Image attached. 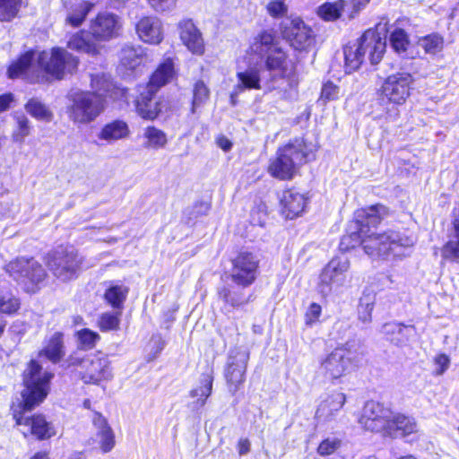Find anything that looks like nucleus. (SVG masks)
<instances>
[{
	"label": "nucleus",
	"mask_w": 459,
	"mask_h": 459,
	"mask_svg": "<svg viewBox=\"0 0 459 459\" xmlns=\"http://www.w3.org/2000/svg\"><path fill=\"white\" fill-rule=\"evenodd\" d=\"M279 212L286 220L300 217L309 204L307 193L300 192L296 186L282 189L278 199Z\"/></svg>",
	"instance_id": "nucleus-18"
},
{
	"label": "nucleus",
	"mask_w": 459,
	"mask_h": 459,
	"mask_svg": "<svg viewBox=\"0 0 459 459\" xmlns=\"http://www.w3.org/2000/svg\"><path fill=\"white\" fill-rule=\"evenodd\" d=\"M37 62L39 67L47 75L59 81L66 74H74L77 72L80 59L62 47H53L49 53L41 51Z\"/></svg>",
	"instance_id": "nucleus-12"
},
{
	"label": "nucleus",
	"mask_w": 459,
	"mask_h": 459,
	"mask_svg": "<svg viewBox=\"0 0 459 459\" xmlns=\"http://www.w3.org/2000/svg\"><path fill=\"white\" fill-rule=\"evenodd\" d=\"M392 214L389 207L382 203H376L355 210L352 222L355 226L368 236L379 235L380 232H374L382 221Z\"/></svg>",
	"instance_id": "nucleus-16"
},
{
	"label": "nucleus",
	"mask_w": 459,
	"mask_h": 459,
	"mask_svg": "<svg viewBox=\"0 0 459 459\" xmlns=\"http://www.w3.org/2000/svg\"><path fill=\"white\" fill-rule=\"evenodd\" d=\"M135 32L146 44L159 45L163 41L164 34L160 21L153 15H143L136 22Z\"/></svg>",
	"instance_id": "nucleus-25"
},
{
	"label": "nucleus",
	"mask_w": 459,
	"mask_h": 459,
	"mask_svg": "<svg viewBox=\"0 0 459 459\" xmlns=\"http://www.w3.org/2000/svg\"><path fill=\"white\" fill-rule=\"evenodd\" d=\"M43 262L53 278L61 283L76 281L84 270V257L73 247L60 245L47 252Z\"/></svg>",
	"instance_id": "nucleus-10"
},
{
	"label": "nucleus",
	"mask_w": 459,
	"mask_h": 459,
	"mask_svg": "<svg viewBox=\"0 0 459 459\" xmlns=\"http://www.w3.org/2000/svg\"><path fill=\"white\" fill-rule=\"evenodd\" d=\"M24 108L29 115L38 121L49 123L54 118V114L51 109L38 99H30L24 104Z\"/></svg>",
	"instance_id": "nucleus-40"
},
{
	"label": "nucleus",
	"mask_w": 459,
	"mask_h": 459,
	"mask_svg": "<svg viewBox=\"0 0 459 459\" xmlns=\"http://www.w3.org/2000/svg\"><path fill=\"white\" fill-rule=\"evenodd\" d=\"M54 373L43 370L39 360L30 359L22 373L21 398L10 403L14 425L24 438L39 442L48 441L57 435L53 420L41 411L32 412L48 397Z\"/></svg>",
	"instance_id": "nucleus-2"
},
{
	"label": "nucleus",
	"mask_w": 459,
	"mask_h": 459,
	"mask_svg": "<svg viewBox=\"0 0 459 459\" xmlns=\"http://www.w3.org/2000/svg\"><path fill=\"white\" fill-rule=\"evenodd\" d=\"M215 143L217 146L225 152L230 151L233 146L232 142L224 134L218 135L215 139Z\"/></svg>",
	"instance_id": "nucleus-58"
},
{
	"label": "nucleus",
	"mask_w": 459,
	"mask_h": 459,
	"mask_svg": "<svg viewBox=\"0 0 459 459\" xmlns=\"http://www.w3.org/2000/svg\"><path fill=\"white\" fill-rule=\"evenodd\" d=\"M247 53L260 59L261 65L238 72V87L242 90H261V73L266 72L268 78L265 84L269 91L277 90L282 100L290 99V92L298 91L299 59L294 58L290 50L281 44L273 29L259 30L253 37Z\"/></svg>",
	"instance_id": "nucleus-1"
},
{
	"label": "nucleus",
	"mask_w": 459,
	"mask_h": 459,
	"mask_svg": "<svg viewBox=\"0 0 459 459\" xmlns=\"http://www.w3.org/2000/svg\"><path fill=\"white\" fill-rule=\"evenodd\" d=\"M433 362L436 366L434 374L436 376H441L448 369L451 361L448 355L440 352L434 357Z\"/></svg>",
	"instance_id": "nucleus-56"
},
{
	"label": "nucleus",
	"mask_w": 459,
	"mask_h": 459,
	"mask_svg": "<svg viewBox=\"0 0 459 459\" xmlns=\"http://www.w3.org/2000/svg\"><path fill=\"white\" fill-rule=\"evenodd\" d=\"M68 49L78 53H84L90 56H97L100 55L102 47L99 41L93 39L90 34V30H79L72 33L66 42Z\"/></svg>",
	"instance_id": "nucleus-26"
},
{
	"label": "nucleus",
	"mask_w": 459,
	"mask_h": 459,
	"mask_svg": "<svg viewBox=\"0 0 459 459\" xmlns=\"http://www.w3.org/2000/svg\"><path fill=\"white\" fill-rule=\"evenodd\" d=\"M91 422L97 429L96 437L100 451L103 454L110 452L116 446V436L107 418L101 412L92 411Z\"/></svg>",
	"instance_id": "nucleus-27"
},
{
	"label": "nucleus",
	"mask_w": 459,
	"mask_h": 459,
	"mask_svg": "<svg viewBox=\"0 0 459 459\" xmlns=\"http://www.w3.org/2000/svg\"><path fill=\"white\" fill-rule=\"evenodd\" d=\"M282 39L289 43L294 50L307 51L316 43V34L313 29L298 15L290 16L279 24Z\"/></svg>",
	"instance_id": "nucleus-13"
},
{
	"label": "nucleus",
	"mask_w": 459,
	"mask_h": 459,
	"mask_svg": "<svg viewBox=\"0 0 459 459\" xmlns=\"http://www.w3.org/2000/svg\"><path fill=\"white\" fill-rule=\"evenodd\" d=\"M314 160V153L303 138H295L280 146L266 166L267 173L280 181L292 180L299 169Z\"/></svg>",
	"instance_id": "nucleus-5"
},
{
	"label": "nucleus",
	"mask_w": 459,
	"mask_h": 459,
	"mask_svg": "<svg viewBox=\"0 0 459 459\" xmlns=\"http://www.w3.org/2000/svg\"><path fill=\"white\" fill-rule=\"evenodd\" d=\"M30 459H53L50 457L49 452L47 450H39L34 453Z\"/></svg>",
	"instance_id": "nucleus-60"
},
{
	"label": "nucleus",
	"mask_w": 459,
	"mask_h": 459,
	"mask_svg": "<svg viewBox=\"0 0 459 459\" xmlns=\"http://www.w3.org/2000/svg\"><path fill=\"white\" fill-rule=\"evenodd\" d=\"M265 10L273 19H281L287 15L289 7L286 0H270L265 5Z\"/></svg>",
	"instance_id": "nucleus-52"
},
{
	"label": "nucleus",
	"mask_w": 459,
	"mask_h": 459,
	"mask_svg": "<svg viewBox=\"0 0 459 459\" xmlns=\"http://www.w3.org/2000/svg\"><path fill=\"white\" fill-rule=\"evenodd\" d=\"M365 353L348 342L336 346L319 361L322 376L331 384L343 379L360 367Z\"/></svg>",
	"instance_id": "nucleus-8"
},
{
	"label": "nucleus",
	"mask_w": 459,
	"mask_h": 459,
	"mask_svg": "<svg viewBox=\"0 0 459 459\" xmlns=\"http://www.w3.org/2000/svg\"><path fill=\"white\" fill-rule=\"evenodd\" d=\"M92 91H79L71 98L67 107L69 119L75 125H87L95 121L106 108L108 102L126 99L128 89L120 87L103 75L91 79Z\"/></svg>",
	"instance_id": "nucleus-3"
},
{
	"label": "nucleus",
	"mask_w": 459,
	"mask_h": 459,
	"mask_svg": "<svg viewBox=\"0 0 459 459\" xmlns=\"http://www.w3.org/2000/svg\"><path fill=\"white\" fill-rule=\"evenodd\" d=\"M65 356V333L62 331H56L46 337L42 349L38 351V357H43L53 364L59 363Z\"/></svg>",
	"instance_id": "nucleus-28"
},
{
	"label": "nucleus",
	"mask_w": 459,
	"mask_h": 459,
	"mask_svg": "<svg viewBox=\"0 0 459 459\" xmlns=\"http://www.w3.org/2000/svg\"><path fill=\"white\" fill-rule=\"evenodd\" d=\"M321 315L322 307L316 302H312L304 315L306 325L312 326L319 320Z\"/></svg>",
	"instance_id": "nucleus-54"
},
{
	"label": "nucleus",
	"mask_w": 459,
	"mask_h": 459,
	"mask_svg": "<svg viewBox=\"0 0 459 459\" xmlns=\"http://www.w3.org/2000/svg\"><path fill=\"white\" fill-rule=\"evenodd\" d=\"M251 443L247 437H241L238 440L237 449L239 455H245L250 452Z\"/></svg>",
	"instance_id": "nucleus-59"
},
{
	"label": "nucleus",
	"mask_w": 459,
	"mask_h": 459,
	"mask_svg": "<svg viewBox=\"0 0 459 459\" xmlns=\"http://www.w3.org/2000/svg\"><path fill=\"white\" fill-rule=\"evenodd\" d=\"M342 446V440L337 437L323 438L317 447L316 453L321 456H329L337 453Z\"/></svg>",
	"instance_id": "nucleus-49"
},
{
	"label": "nucleus",
	"mask_w": 459,
	"mask_h": 459,
	"mask_svg": "<svg viewBox=\"0 0 459 459\" xmlns=\"http://www.w3.org/2000/svg\"><path fill=\"white\" fill-rule=\"evenodd\" d=\"M389 41L396 53H404L410 45V38L404 29L395 28L390 34Z\"/></svg>",
	"instance_id": "nucleus-47"
},
{
	"label": "nucleus",
	"mask_w": 459,
	"mask_h": 459,
	"mask_svg": "<svg viewBox=\"0 0 459 459\" xmlns=\"http://www.w3.org/2000/svg\"><path fill=\"white\" fill-rule=\"evenodd\" d=\"M7 322L2 316H0V340L4 334L6 329Z\"/></svg>",
	"instance_id": "nucleus-61"
},
{
	"label": "nucleus",
	"mask_w": 459,
	"mask_h": 459,
	"mask_svg": "<svg viewBox=\"0 0 459 459\" xmlns=\"http://www.w3.org/2000/svg\"><path fill=\"white\" fill-rule=\"evenodd\" d=\"M15 123L16 126L12 133V139L14 143H22L31 133L30 122L25 115H20L15 117Z\"/></svg>",
	"instance_id": "nucleus-46"
},
{
	"label": "nucleus",
	"mask_w": 459,
	"mask_h": 459,
	"mask_svg": "<svg viewBox=\"0 0 459 459\" xmlns=\"http://www.w3.org/2000/svg\"><path fill=\"white\" fill-rule=\"evenodd\" d=\"M164 343H165V342H164V341H160V350H161V349L163 348Z\"/></svg>",
	"instance_id": "nucleus-64"
},
{
	"label": "nucleus",
	"mask_w": 459,
	"mask_h": 459,
	"mask_svg": "<svg viewBox=\"0 0 459 459\" xmlns=\"http://www.w3.org/2000/svg\"><path fill=\"white\" fill-rule=\"evenodd\" d=\"M156 13H169L177 6L178 0H145Z\"/></svg>",
	"instance_id": "nucleus-53"
},
{
	"label": "nucleus",
	"mask_w": 459,
	"mask_h": 459,
	"mask_svg": "<svg viewBox=\"0 0 459 459\" xmlns=\"http://www.w3.org/2000/svg\"><path fill=\"white\" fill-rule=\"evenodd\" d=\"M82 405L84 408H86L88 410H91V403L89 399H85L82 403Z\"/></svg>",
	"instance_id": "nucleus-62"
},
{
	"label": "nucleus",
	"mask_w": 459,
	"mask_h": 459,
	"mask_svg": "<svg viewBox=\"0 0 459 459\" xmlns=\"http://www.w3.org/2000/svg\"><path fill=\"white\" fill-rule=\"evenodd\" d=\"M247 363L240 360L229 361L225 367L224 377L228 390L232 395L242 387L246 381Z\"/></svg>",
	"instance_id": "nucleus-32"
},
{
	"label": "nucleus",
	"mask_w": 459,
	"mask_h": 459,
	"mask_svg": "<svg viewBox=\"0 0 459 459\" xmlns=\"http://www.w3.org/2000/svg\"><path fill=\"white\" fill-rule=\"evenodd\" d=\"M177 62L178 57L174 53L169 55L166 53L151 73L148 81L144 84L160 91L164 86L176 81L178 77Z\"/></svg>",
	"instance_id": "nucleus-20"
},
{
	"label": "nucleus",
	"mask_w": 459,
	"mask_h": 459,
	"mask_svg": "<svg viewBox=\"0 0 459 459\" xmlns=\"http://www.w3.org/2000/svg\"><path fill=\"white\" fill-rule=\"evenodd\" d=\"M130 135L128 123L120 118L113 119L101 127L98 134L100 140L108 143L126 139Z\"/></svg>",
	"instance_id": "nucleus-33"
},
{
	"label": "nucleus",
	"mask_w": 459,
	"mask_h": 459,
	"mask_svg": "<svg viewBox=\"0 0 459 459\" xmlns=\"http://www.w3.org/2000/svg\"><path fill=\"white\" fill-rule=\"evenodd\" d=\"M22 0H0V21L9 22L17 17Z\"/></svg>",
	"instance_id": "nucleus-45"
},
{
	"label": "nucleus",
	"mask_w": 459,
	"mask_h": 459,
	"mask_svg": "<svg viewBox=\"0 0 459 459\" xmlns=\"http://www.w3.org/2000/svg\"><path fill=\"white\" fill-rule=\"evenodd\" d=\"M145 58V54L139 48L125 46L119 52V66L124 74L131 75L144 66Z\"/></svg>",
	"instance_id": "nucleus-30"
},
{
	"label": "nucleus",
	"mask_w": 459,
	"mask_h": 459,
	"mask_svg": "<svg viewBox=\"0 0 459 459\" xmlns=\"http://www.w3.org/2000/svg\"><path fill=\"white\" fill-rule=\"evenodd\" d=\"M391 409L376 401H368L359 417V423L367 431L384 434Z\"/></svg>",
	"instance_id": "nucleus-19"
},
{
	"label": "nucleus",
	"mask_w": 459,
	"mask_h": 459,
	"mask_svg": "<svg viewBox=\"0 0 459 459\" xmlns=\"http://www.w3.org/2000/svg\"><path fill=\"white\" fill-rule=\"evenodd\" d=\"M201 384L202 385L192 389L189 393L191 397H197L195 401L197 407H203L212 394L213 384V373L212 369L210 372L202 375Z\"/></svg>",
	"instance_id": "nucleus-39"
},
{
	"label": "nucleus",
	"mask_w": 459,
	"mask_h": 459,
	"mask_svg": "<svg viewBox=\"0 0 459 459\" xmlns=\"http://www.w3.org/2000/svg\"><path fill=\"white\" fill-rule=\"evenodd\" d=\"M94 6V3L91 1H82L71 5L65 17V23L72 28L81 27Z\"/></svg>",
	"instance_id": "nucleus-36"
},
{
	"label": "nucleus",
	"mask_w": 459,
	"mask_h": 459,
	"mask_svg": "<svg viewBox=\"0 0 459 459\" xmlns=\"http://www.w3.org/2000/svg\"><path fill=\"white\" fill-rule=\"evenodd\" d=\"M374 306L375 300L370 295H365L359 299L358 305V319L361 323L368 324L372 321Z\"/></svg>",
	"instance_id": "nucleus-48"
},
{
	"label": "nucleus",
	"mask_w": 459,
	"mask_h": 459,
	"mask_svg": "<svg viewBox=\"0 0 459 459\" xmlns=\"http://www.w3.org/2000/svg\"><path fill=\"white\" fill-rule=\"evenodd\" d=\"M347 5V17L353 19L364 10L371 0H345Z\"/></svg>",
	"instance_id": "nucleus-55"
},
{
	"label": "nucleus",
	"mask_w": 459,
	"mask_h": 459,
	"mask_svg": "<svg viewBox=\"0 0 459 459\" xmlns=\"http://www.w3.org/2000/svg\"><path fill=\"white\" fill-rule=\"evenodd\" d=\"M178 36L186 49L196 56H203L206 51V44L201 30L192 19L185 18L178 23Z\"/></svg>",
	"instance_id": "nucleus-21"
},
{
	"label": "nucleus",
	"mask_w": 459,
	"mask_h": 459,
	"mask_svg": "<svg viewBox=\"0 0 459 459\" xmlns=\"http://www.w3.org/2000/svg\"><path fill=\"white\" fill-rule=\"evenodd\" d=\"M143 138L145 139L144 146L146 148L158 150L164 148L168 143L166 133L155 126H148L144 128Z\"/></svg>",
	"instance_id": "nucleus-41"
},
{
	"label": "nucleus",
	"mask_w": 459,
	"mask_h": 459,
	"mask_svg": "<svg viewBox=\"0 0 459 459\" xmlns=\"http://www.w3.org/2000/svg\"><path fill=\"white\" fill-rule=\"evenodd\" d=\"M415 79L409 72H395L384 78L377 91V100L383 105L380 117L385 121H396L400 117L399 107L410 99Z\"/></svg>",
	"instance_id": "nucleus-6"
},
{
	"label": "nucleus",
	"mask_w": 459,
	"mask_h": 459,
	"mask_svg": "<svg viewBox=\"0 0 459 459\" xmlns=\"http://www.w3.org/2000/svg\"><path fill=\"white\" fill-rule=\"evenodd\" d=\"M382 332L388 342L396 346H403L410 341L415 332V327L412 325L388 322L384 324Z\"/></svg>",
	"instance_id": "nucleus-31"
},
{
	"label": "nucleus",
	"mask_w": 459,
	"mask_h": 459,
	"mask_svg": "<svg viewBox=\"0 0 459 459\" xmlns=\"http://www.w3.org/2000/svg\"><path fill=\"white\" fill-rule=\"evenodd\" d=\"M444 38L437 32L425 35L420 39V45L426 54L436 55L444 48Z\"/></svg>",
	"instance_id": "nucleus-44"
},
{
	"label": "nucleus",
	"mask_w": 459,
	"mask_h": 459,
	"mask_svg": "<svg viewBox=\"0 0 459 459\" xmlns=\"http://www.w3.org/2000/svg\"><path fill=\"white\" fill-rule=\"evenodd\" d=\"M233 284H223L217 288L216 297L226 307L241 308L253 300L252 294H247L246 289L250 286L238 281H231Z\"/></svg>",
	"instance_id": "nucleus-22"
},
{
	"label": "nucleus",
	"mask_w": 459,
	"mask_h": 459,
	"mask_svg": "<svg viewBox=\"0 0 459 459\" xmlns=\"http://www.w3.org/2000/svg\"><path fill=\"white\" fill-rule=\"evenodd\" d=\"M21 299L13 295L6 297L0 295V313L13 316L21 309Z\"/></svg>",
	"instance_id": "nucleus-51"
},
{
	"label": "nucleus",
	"mask_w": 459,
	"mask_h": 459,
	"mask_svg": "<svg viewBox=\"0 0 459 459\" xmlns=\"http://www.w3.org/2000/svg\"><path fill=\"white\" fill-rule=\"evenodd\" d=\"M121 314L120 310L102 313L97 321V326L100 332L118 331L120 329Z\"/></svg>",
	"instance_id": "nucleus-42"
},
{
	"label": "nucleus",
	"mask_w": 459,
	"mask_h": 459,
	"mask_svg": "<svg viewBox=\"0 0 459 459\" xmlns=\"http://www.w3.org/2000/svg\"><path fill=\"white\" fill-rule=\"evenodd\" d=\"M339 86L328 80L323 83L317 101L325 105L329 101L337 100L339 99Z\"/></svg>",
	"instance_id": "nucleus-50"
},
{
	"label": "nucleus",
	"mask_w": 459,
	"mask_h": 459,
	"mask_svg": "<svg viewBox=\"0 0 459 459\" xmlns=\"http://www.w3.org/2000/svg\"><path fill=\"white\" fill-rule=\"evenodd\" d=\"M386 48L385 39L374 29H368L352 43L343 48L344 67L347 73L358 70L364 62L366 55L372 65H377L383 58Z\"/></svg>",
	"instance_id": "nucleus-9"
},
{
	"label": "nucleus",
	"mask_w": 459,
	"mask_h": 459,
	"mask_svg": "<svg viewBox=\"0 0 459 459\" xmlns=\"http://www.w3.org/2000/svg\"><path fill=\"white\" fill-rule=\"evenodd\" d=\"M159 91L146 84L138 86L133 100L135 114L145 121H155L163 113L170 110L169 102L163 97H157Z\"/></svg>",
	"instance_id": "nucleus-15"
},
{
	"label": "nucleus",
	"mask_w": 459,
	"mask_h": 459,
	"mask_svg": "<svg viewBox=\"0 0 459 459\" xmlns=\"http://www.w3.org/2000/svg\"><path fill=\"white\" fill-rule=\"evenodd\" d=\"M14 98L12 92L0 94V113L8 110Z\"/></svg>",
	"instance_id": "nucleus-57"
},
{
	"label": "nucleus",
	"mask_w": 459,
	"mask_h": 459,
	"mask_svg": "<svg viewBox=\"0 0 459 459\" xmlns=\"http://www.w3.org/2000/svg\"><path fill=\"white\" fill-rule=\"evenodd\" d=\"M129 293V287L118 282H110L109 286L105 290L103 299L114 310L124 308V304Z\"/></svg>",
	"instance_id": "nucleus-35"
},
{
	"label": "nucleus",
	"mask_w": 459,
	"mask_h": 459,
	"mask_svg": "<svg viewBox=\"0 0 459 459\" xmlns=\"http://www.w3.org/2000/svg\"><path fill=\"white\" fill-rule=\"evenodd\" d=\"M230 281H238L241 285L244 283L252 286L260 275L261 258L259 255L249 248L239 249L230 258Z\"/></svg>",
	"instance_id": "nucleus-14"
},
{
	"label": "nucleus",
	"mask_w": 459,
	"mask_h": 459,
	"mask_svg": "<svg viewBox=\"0 0 459 459\" xmlns=\"http://www.w3.org/2000/svg\"><path fill=\"white\" fill-rule=\"evenodd\" d=\"M211 97V91L203 79L195 81L192 86V99L190 103V113L195 114L197 109L208 102Z\"/></svg>",
	"instance_id": "nucleus-37"
},
{
	"label": "nucleus",
	"mask_w": 459,
	"mask_h": 459,
	"mask_svg": "<svg viewBox=\"0 0 459 459\" xmlns=\"http://www.w3.org/2000/svg\"><path fill=\"white\" fill-rule=\"evenodd\" d=\"M342 13H347L345 0L325 2L317 8V15L325 22H335L341 18Z\"/></svg>",
	"instance_id": "nucleus-38"
},
{
	"label": "nucleus",
	"mask_w": 459,
	"mask_h": 459,
	"mask_svg": "<svg viewBox=\"0 0 459 459\" xmlns=\"http://www.w3.org/2000/svg\"><path fill=\"white\" fill-rule=\"evenodd\" d=\"M35 50L29 49L21 53L16 59L13 60L6 69V75L9 79L15 80L25 76L30 70L34 59Z\"/></svg>",
	"instance_id": "nucleus-34"
},
{
	"label": "nucleus",
	"mask_w": 459,
	"mask_h": 459,
	"mask_svg": "<svg viewBox=\"0 0 459 459\" xmlns=\"http://www.w3.org/2000/svg\"><path fill=\"white\" fill-rule=\"evenodd\" d=\"M350 267L348 260L338 257L331 259L319 274L318 286L322 291H330L333 286H342Z\"/></svg>",
	"instance_id": "nucleus-23"
},
{
	"label": "nucleus",
	"mask_w": 459,
	"mask_h": 459,
	"mask_svg": "<svg viewBox=\"0 0 459 459\" xmlns=\"http://www.w3.org/2000/svg\"><path fill=\"white\" fill-rule=\"evenodd\" d=\"M419 431L416 420L405 413L390 411L383 434L384 437L404 438Z\"/></svg>",
	"instance_id": "nucleus-24"
},
{
	"label": "nucleus",
	"mask_w": 459,
	"mask_h": 459,
	"mask_svg": "<svg viewBox=\"0 0 459 459\" xmlns=\"http://www.w3.org/2000/svg\"><path fill=\"white\" fill-rule=\"evenodd\" d=\"M400 459H416L413 455H404L402 456Z\"/></svg>",
	"instance_id": "nucleus-63"
},
{
	"label": "nucleus",
	"mask_w": 459,
	"mask_h": 459,
	"mask_svg": "<svg viewBox=\"0 0 459 459\" xmlns=\"http://www.w3.org/2000/svg\"><path fill=\"white\" fill-rule=\"evenodd\" d=\"M412 244L409 238H403L398 232L391 230H384L376 236H368L360 232L355 226L354 231H346L341 238L339 249L349 252L358 247H362L365 253L370 256L385 258L393 253L394 247Z\"/></svg>",
	"instance_id": "nucleus-4"
},
{
	"label": "nucleus",
	"mask_w": 459,
	"mask_h": 459,
	"mask_svg": "<svg viewBox=\"0 0 459 459\" xmlns=\"http://www.w3.org/2000/svg\"><path fill=\"white\" fill-rule=\"evenodd\" d=\"M65 367L77 380L86 385L100 386L113 378V368L108 354L101 351L80 357L68 356Z\"/></svg>",
	"instance_id": "nucleus-7"
},
{
	"label": "nucleus",
	"mask_w": 459,
	"mask_h": 459,
	"mask_svg": "<svg viewBox=\"0 0 459 459\" xmlns=\"http://www.w3.org/2000/svg\"><path fill=\"white\" fill-rule=\"evenodd\" d=\"M346 403V394L333 391L329 394L317 406L316 418L325 421L332 420Z\"/></svg>",
	"instance_id": "nucleus-29"
},
{
	"label": "nucleus",
	"mask_w": 459,
	"mask_h": 459,
	"mask_svg": "<svg viewBox=\"0 0 459 459\" xmlns=\"http://www.w3.org/2000/svg\"><path fill=\"white\" fill-rule=\"evenodd\" d=\"M74 335L79 347L83 351L93 350L101 339L97 332L90 328H82Z\"/></svg>",
	"instance_id": "nucleus-43"
},
{
	"label": "nucleus",
	"mask_w": 459,
	"mask_h": 459,
	"mask_svg": "<svg viewBox=\"0 0 459 459\" xmlns=\"http://www.w3.org/2000/svg\"><path fill=\"white\" fill-rule=\"evenodd\" d=\"M122 31L120 17L109 12H99L90 22V34L99 42L117 39Z\"/></svg>",
	"instance_id": "nucleus-17"
},
{
	"label": "nucleus",
	"mask_w": 459,
	"mask_h": 459,
	"mask_svg": "<svg viewBox=\"0 0 459 459\" xmlns=\"http://www.w3.org/2000/svg\"><path fill=\"white\" fill-rule=\"evenodd\" d=\"M4 270L28 294L39 291L48 277L47 270L33 256H17Z\"/></svg>",
	"instance_id": "nucleus-11"
}]
</instances>
